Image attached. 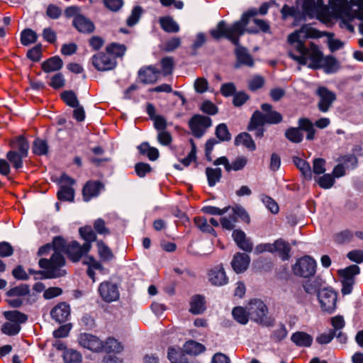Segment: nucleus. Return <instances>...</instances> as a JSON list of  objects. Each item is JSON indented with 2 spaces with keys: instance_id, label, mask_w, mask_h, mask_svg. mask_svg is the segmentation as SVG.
Segmentation results:
<instances>
[{
  "instance_id": "1",
  "label": "nucleus",
  "mask_w": 363,
  "mask_h": 363,
  "mask_svg": "<svg viewBox=\"0 0 363 363\" xmlns=\"http://www.w3.org/2000/svg\"><path fill=\"white\" fill-rule=\"evenodd\" d=\"M210 34L216 40L225 38L236 46L235 50L236 63L234 65L235 69H238L241 65H245L249 67L254 66L253 58L248 52L247 49L240 44V38L241 36L228 30L225 21L218 22L216 28L210 31Z\"/></svg>"
},
{
  "instance_id": "2",
  "label": "nucleus",
  "mask_w": 363,
  "mask_h": 363,
  "mask_svg": "<svg viewBox=\"0 0 363 363\" xmlns=\"http://www.w3.org/2000/svg\"><path fill=\"white\" fill-rule=\"evenodd\" d=\"M257 15L256 9H252L242 13L239 21L234 22L227 29L238 35L242 36L245 33L248 34H257L270 33V26L267 21L255 18Z\"/></svg>"
},
{
  "instance_id": "3",
  "label": "nucleus",
  "mask_w": 363,
  "mask_h": 363,
  "mask_svg": "<svg viewBox=\"0 0 363 363\" xmlns=\"http://www.w3.org/2000/svg\"><path fill=\"white\" fill-rule=\"evenodd\" d=\"M298 127H290L284 133L285 138L293 143H300L303 140L302 131L306 132V140H313L315 138L316 130L313 122L308 118H300L298 120Z\"/></svg>"
},
{
  "instance_id": "4",
  "label": "nucleus",
  "mask_w": 363,
  "mask_h": 363,
  "mask_svg": "<svg viewBox=\"0 0 363 363\" xmlns=\"http://www.w3.org/2000/svg\"><path fill=\"white\" fill-rule=\"evenodd\" d=\"M50 244L53 249V253L49 259L40 258L38 261V265L43 267L52 264L57 269H63L66 264V259L63 253L65 254L68 243L66 242L63 237L55 236Z\"/></svg>"
},
{
  "instance_id": "5",
  "label": "nucleus",
  "mask_w": 363,
  "mask_h": 363,
  "mask_svg": "<svg viewBox=\"0 0 363 363\" xmlns=\"http://www.w3.org/2000/svg\"><path fill=\"white\" fill-rule=\"evenodd\" d=\"M252 320L265 327H272L275 323V318L267 315L268 308L260 299H252L247 307Z\"/></svg>"
},
{
  "instance_id": "6",
  "label": "nucleus",
  "mask_w": 363,
  "mask_h": 363,
  "mask_svg": "<svg viewBox=\"0 0 363 363\" xmlns=\"http://www.w3.org/2000/svg\"><path fill=\"white\" fill-rule=\"evenodd\" d=\"M10 146L13 148L18 147V152L10 150L6 154L7 160L16 169L23 167V159L28 157L29 143L23 135H19L10 142Z\"/></svg>"
},
{
  "instance_id": "7",
  "label": "nucleus",
  "mask_w": 363,
  "mask_h": 363,
  "mask_svg": "<svg viewBox=\"0 0 363 363\" xmlns=\"http://www.w3.org/2000/svg\"><path fill=\"white\" fill-rule=\"evenodd\" d=\"M359 273L360 268L357 264H351L345 269H341L337 271L338 275L342 278L341 292L342 295L351 294L355 283V276L358 275Z\"/></svg>"
},
{
  "instance_id": "8",
  "label": "nucleus",
  "mask_w": 363,
  "mask_h": 363,
  "mask_svg": "<svg viewBox=\"0 0 363 363\" xmlns=\"http://www.w3.org/2000/svg\"><path fill=\"white\" fill-rule=\"evenodd\" d=\"M292 271L296 276L309 278L316 272V262L311 256L306 255L298 259L292 266Z\"/></svg>"
},
{
  "instance_id": "9",
  "label": "nucleus",
  "mask_w": 363,
  "mask_h": 363,
  "mask_svg": "<svg viewBox=\"0 0 363 363\" xmlns=\"http://www.w3.org/2000/svg\"><path fill=\"white\" fill-rule=\"evenodd\" d=\"M211 125V118L200 114L194 115L189 121V127L191 134L196 138H201Z\"/></svg>"
},
{
  "instance_id": "10",
  "label": "nucleus",
  "mask_w": 363,
  "mask_h": 363,
  "mask_svg": "<svg viewBox=\"0 0 363 363\" xmlns=\"http://www.w3.org/2000/svg\"><path fill=\"white\" fill-rule=\"evenodd\" d=\"M318 299L323 312L331 314L335 311L337 295L333 289L323 288L321 292L318 293Z\"/></svg>"
},
{
  "instance_id": "11",
  "label": "nucleus",
  "mask_w": 363,
  "mask_h": 363,
  "mask_svg": "<svg viewBox=\"0 0 363 363\" xmlns=\"http://www.w3.org/2000/svg\"><path fill=\"white\" fill-rule=\"evenodd\" d=\"M91 247V244L84 243L80 245L77 241L73 240L67 244L65 254L72 262H78L83 255L89 252Z\"/></svg>"
},
{
  "instance_id": "12",
  "label": "nucleus",
  "mask_w": 363,
  "mask_h": 363,
  "mask_svg": "<svg viewBox=\"0 0 363 363\" xmlns=\"http://www.w3.org/2000/svg\"><path fill=\"white\" fill-rule=\"evenodd\" d=\"M315 94L320 98L318 103V108L320 112L326 113L336 100V95L325 86H319L315 91Z\"/></svg>"
},
{
  "instance_id": "13",
  "label": "nucleus",
  "mask_w": 363,
  "mask_h": 363,
  "mask_svg": "<svg viewBox=\"0 0 363 363\" xmlns=\"http://www.w3.org/2000/svg\"><path fill=\"white\" fill-rule=\"evenodd\" d=\"M92 65L98 71H109L115 68L116 60L108 53L100 52L92 57Z\"/></svg>"
},
{
  "instance_id": "14",
  "label": "nucleus",
  "mask_w": 363,
  "mask_h": 363,
  "mask_svg": "<svg viewBox=\"0 0 363 363\" xmlns=\"http://www.w3.org/2000/svg\"><path fill=\"white\" fill-rule=\"evenodd\" d=\"M303 33L304 38H318L323 35L318 30L311 27L308 25H303L298 30L291 33L288 36V42L289 44H294L301 41V34Z\"/></svg>"
},
{
  "instance_id": "15",
  "label": "nucleus",
  "mask_w": 363,
  "mask_h": 363,
  "mask_svg": "<svg viewBox=\"0 0 363 363\" xmlns=\"http://www.w3.org/2000/svg\"><path fill=\"white\" fill-rule=\"evenodd\" d=\"M99 292L102 299L107 303L118 300L120 296L118 285L111 281L101 283Z\"/></svg>"
},
{
  "instance_id": "16",
  "label": "nucleus",
  "mask_w": 363,
  "mask_h": 363,
  "mask_svg": "<svg viewBox=\"0 0 363 363\" xmlns=\"http://www.w3.org/2000/svg\"><path fill=\"white\" fill-rule=\"evenodd\" d=\"M79 342L83 347L94 352H101L103 349V341L89 333H82L79 337Z\"/></svg>"
},
{
  "instance_id": "17",
  "label": "nucleus",
  "mask_w": 363,
  "mask_h": 363,
  "mask_svg": "<svg viewBox=\"0 0 363 363\" xmlns=\"http://www.w3.org/2000/svg\"><path fill=\"white\" fill-rule=\"evenodd\" d=\"M40 268L43 270H35L33 269H28V273L30 274H40L43 279H56L65 277L67 274V272L64 269H57L52 264H50L47 266L41 267Z\"/></svg>"
},
{
  "instance_id": "18",
  "label": "nucleus",
  "mask_w": 363,
  "mask_h": 363,
  "mask_svg": "<svg viewBox=\"0 0 363 363\" xmlns=\"http://www.w3.org/2000/svg\"><path fill=\"white\" fill-rule=\"evenodd\" d=\"M323 56V53L320 50L318 46L311 42L306 52L308 60H310V62L307 63L308 67L314 70L319 69Z\"/></svg>"
},
{
  "instance_id": "19",
  "label": "nucleus",
  "mask_w": 363,
  "mask_h": 363,
  "mask_svg": "<svg viewBox=\"0 0 363 363\" xmlns=\"http://www.w3.org/2000/svg\"><path fill=\"white\" fill-rule=\"evenodd\" d=\"M70 306L66 302H60L50 311L51 318L58 323L66 322L70 316Z\"/></svg>"
},
{
  "instance_id": "20",
  "label": "nucleus",
  "mask_w": 363,
  "mask_h": 363,
  "mask_svg": "<svg viewBox=\"0 0 363 363\" xmlns=\"http://www.w3.org/2000/svg\"><path fill=\"white\" fill-rule=\"evenodd\" d=\"M160 74V71L152 65L143 67L138 71V77L145 84L155 83Z\"/></svg>"
},
{
  "instance_id": "21",
  "label": "nucleus",
  "mask_w": 363,
  "mask_h": 363,
  "mask_svg": "<svg viewBox=\"0 0 363 363\" xmlns=\"http://www.w3.org/2000/svg\"><path fill=\"white\" fill-rule=\"evenodd\" d=\"M209 281L214 286H223L228 281L223 265L220 264L208 272Z\"/></svg>"
},
{
  "instance_id": "22",
  "label": "nucleus",
  "mask_w": 363,
  "mask_h": 363,
  "mask_svg": "<svg viewBox=\"0 0 363 363\" xmlns=\"http://www.w3.org/2000/svg\"><path fill=\"white\" fill-rule=\"evenodd\" d=\"M250 263V257L246 253L237 252L231 261V267L236 274L245 272Z\"/></svg>"
},
{
  "instance_id": "23",
  "label": "nucleus",
  "mask_w": 363,
  "mask_h": 363,
  "mask_svg": "<svg viewBox=\"0 0 363 363\" xmlns=\"http://www.w3.org/2000/svg\"><path fill=\"white\" fill-rule=\"evenodd\" d=\"M329 4L337 17L351 16L352 6L347 0H329Z\"/></svg>"
},
{
  "instance_id": "24",
  "label": "nucleus",
  "mask_w": 363,
  "mask_h": 363,
  "mask_svg": "<svg viewBox=\"0 0 363 363\" xmlns=\"http://www.w3.org/2000/svg\"><path fill=\"white\" fill-rule=\"evenodd\" d=\"M232 237L237 246L242 250L250 252L253 249V244L249 238L246 237V234L240 229L233 230Z\"/></svg>"
},
{
  "instance_id": "25",
  "label": "nucleus",
  "mask_w": 363,
  "mask_h": 363,
  "mask_svg": "<svg viewBox=\"0 0 363 363\" xmlns=\"http://www.w3.org/2000/svg\"><path fill=\"white\" fill-rule=\"evenodd\" d=\"M104 188V184L99 181H88L82 189L83 199L89 201L91 198L97 196Z\"/></svg>"
},
{
  "instance_id": "26",
  "label": "nucleus",
  "mask_w": 363,
  "mask_h": 363,
  "mask_svg": "<svg viewBox=\"0 0 363 363\" xmlns=\"http://www.w3.org/2000/svg\"><path fill=\"white\" fill-rule=\"evenodd\" d=\"M72 25L79 32L84 33H91L95 29L92 21L82 14H78L74 18Z\"/></svg>"
},
{
  "instance_id": "27",
  "label": "nucleus",
  "mask_w": 363,
  "mask_h": 363,
  "mask_svg": "<svg viewBox=\"0 0 363 363\" xmlns=\"http://www.w3.org/2000/svg\"><path fill=\"white\" fill-rule=\"evenodd\" d=\"M320 66V69H323L325 74L336 73L341 68L340 62L331 55L323 56Z\"/></svg>"
},
{
  "instance_id": "28",
  "label": "nucleus",
  "mask_w": 363,
  "mask_h": 363,
  "mask_svg": "<svg viewBox=\"0 0 363 363\" xmlns=\"http://www.w3.org/2000/svg\"><path fill=\"white\" fill-rule=\"evenodd\" d=\"M324 284L325 281L320 277H316L303 281L302 286L306 293L318 296V293L321 292L320 288Z\"/></svg>"
},
{
  "instance_id": "29",
  "label": "nucleus",
  "mask_w": 363,
  "mask_h": 363,
  "mask_svg": "<svg viewBox=\"0 0 363 363\" xmlns=\"http://www.w3.org/2000/svg\"><path fill=\"white\" fill-rule=\"evenodd\" d=\"M262 110L265 112L264 113L266 124H278L283 120V117L280 113L272 110V106L269 104H262Z\"/></svg>"
},
{
  "instance_id": "30",
  "label": "nucleus",
  "mask_w": 363,
  "mask_h": 363,
  "mask_svg": "<svg viewBox=\"0 0 363 363\" xmlns=\"http://www.w3.org/2000/svg\"><path fill=\"white\" fill-rule=\"evenodd\" d=\"M124 347L123 344L113 337H108L106 339L105 342L103 341L102 352L107 354H118L123 350Z\"/></svg>"
},
{
  "instance_id": "31",
  "label": "nucleus",
  "mask_w": 363,
  "mask_h": 363,
  "mask_svg": "<svg viewBox=\"0 0 363 363\" xmlns=\"http://www.w3.org/2000/svg\"><path fill=\"white\" fill-rule=\"evenodd\" d=\"M291 340L298 347H309L313 343V337L306 332L298 331L294 333Z\"/></svg>"
},
{
  "instance_id": "32",
  "label": "nucleus",
  "mask_w": 363,
  "mask_h": 363,
  "mask_svg": "<svg viewBox=\"0 0 363 363\" xmlns=\"http://www.w3.org/2000/svg\"><path fill=\"white\" fill-rule=\"evenodd\" d=\"M62 66L63 61L57 55L47 59L41 64L43 71L46 73L59 71Z\"/></svg>"
},
{
  "instance_id": "33",
  "label": "nucleus",
  "mask_w": 363,
  "mask_h": 363,
  "mask_svg": "<svg viewBox=\"0 0 363 363\" xmlns=\"http://www.w3.org/2000/svg\"><path fill=\"white\" fill-rule=\"evenodd\" d=\"M205 298L202 295L196 294L191 297L189 312L194 315L201 314L206 310Z\"/></svg>"
},
{
  "instance_id": "34",
  "label": "nucleus",
  "mask_w": 363,
  "mask_h": 363,
  "mask_svg": "<svg viewBox=\"0 0 363 363\" xmlns=\"http://www.w3.org/2000/svg\"><path fill=\"white\" fill-rule=\"evenodd\" d=\"M296 50L300 53V55H296L292 52H289V56L296 61L299 65H306L308 62V58L306 57V52H308V48H307L304 42L301 40L296 43Z\"/></svg>"
},
{
  "instance_id": "35",
  "label": "nucleus",
  "mask_w": 363,
  "mask_h": 363,
  "mask_svg": "<svg viewBox=\"0 0 363 363\" xmlns=\"http://www.w3.org/2000/svg\"><path fill=\"white\" fill-rule=\"evenodd\" d=\"M274 251L279 253L282 260L285 261L289 259L291 257L289 254L291 247L289 242L281 238L278 239L274 242Z\"/></svg>"
},
{
  "instance_id": "36",
  "label": "nucleus",
  "mask_w": 363,
  "mask_h": 363,
  "mask_svg": "<svg viewBox=\"0 0 363 363\" xmlns=\"http://www.w3.org/2000/svg\"><path fill=\"white\" fill-rule=\"evenodd\" d=\"M137 148L140 155H146L150 161H155L159 158V150L156 147H151L147 142L142 143Z\"/></svg>"
},
{
  "instance_id": "37",
  "label": "nucleus",
  "mask_w": 363,
  "mask_h": 363,
  "mask_svg": "<svg viewBox=\"0 0 363 363\" xmlns=\"http://www.w3.org/2000/svg\"><path fill=\"white\" fill-rule=\"evenodd\" d=\"M205 350L206 347L203 345L191 340L186 342L183 346V352L185 354L194 356L199 355Z\"/></svg>"
},
{
  "instance_id": "38",
  "label": "nucleus",
  "mask_w": 363,
  "mask_h": 363,
  "mask_svg": "<svg viewBox=\"0 0 363 363\" xmlns=\"http://www.w3.org/2000/svg\"><path fill=\"white\" fill-rule=\"evenodd\" d=\"M159 23L162 29L166 33H177L179 30V25L169 16L160 17Z\"/></svg>"
},
{
  "instance_id": "39",
  "label": "nucleus",
  "mask_w": 363,
  "mask_h": 363,
  "mask_svg": "<svg viewBox=\"0 0 363 363\" xmlns=\"http://www.w3.org/2000/svg\"><path fill=\"white\" fill-rule=\"evenodd\" d=\"M235 145L238 146L242 144L246 148L250 151L256 150V145L252 138V136L246 132L240 133L238 134L235 139Z\"/></svg>"
},
{
  "instance_id": "40",
  "label": "nucleus",
  "mask_w": 363,
  "mask_h": 363,
  "mask_svg": "<svg viewBox=\"0 0 363 363\" xmlns=\"http://www.w3.org/2000/svg\"><path fill=\"white\" fill-rule=\"evenodd\" d=\"M293 162L306 179L311 180L312 179L311 168L307 161L298 157H294Z\"/></svg>"
},
{
  "instance_id": "41",
  "label": "nucleus",
  "mask_w": 363,
  "mask_h": 363,
  "mask_svg": "<svg viewBox=\"0 0 363 363\" xmlns=\"http://www.w3.org/2000/svg\"><path fill=\"white\" fill-rule=\"evenodd\" d=\"M5 318L10 322L21 325L28 320V315L19 311H8L4 312Z\"/></svg>"
},
{
  "instance_id": "42",
  "label": "nucleus",
  "mask_w": 363,
  "mask_h": 363,
  "mask_svg": "<svg viewBox=\"0 0 363 363\" xmlns=\"http://www.w3.org/2000/svg\"><path fill=\"white\" fill-rule=\"evenodd\" d=\"M265 124L266 122L264 113L257 110L252 113L251 116L250 123L247 126V130L249 131H253L254 128L264 127Z\"/></svg>"
},
{
  "instance_id": "43",
  "label": "nucleus",
  "mask_w": 363,
  "mask_h": 363,
  "mask_svg": "<svg viewBox=\"0 0 363 363\" xmlns=\"http://www.w3.org/2000/svg\"><path fill=\"white\" fill-rule=\"evenodd\" d=\"M233 318L240 324L245 325L249 320V311L242 306H236L232 311Z\"/></svg>"
},
{
  "instance_id": "44",
  "label": "nucleus",
  "mask_w": 363,
  "mask_h": 363,
  "mask_svg": "<svg viewBox=\"0 0 363 363\" xmlns=\"http://www.w3.org/2000/svg\"><path fill=\"white\" fill-rule=\"evenodd\" d=\"M196 226L203 233H209L214 237H216L217 234L216 230L211 226L205 217L196 216L194 218Z\"/></svg>"
},
{
  "instance_id": "45",
  "label": "nucleus",
  "mask_w": 363,
  "mask_h": 363,
  "mask_svg": "<svg viewBox=\"0 0 363 363\" xmlns=\"http://www.w3.org/2000/svg\"><path fill=\"white\" fill-rule=\"evenodd\" d=\"M215 135L218 143L220 142H228L231 140L232 135L225 123H220L216 128Z\"/></svg>"
},
{
  "instance_id": "46",
  "label": "nucleus",
  "mask_w": 363,
  "mask_h": 363,
  "mask_svg": "<svg viewBox=\"0 0 363 363\" xmlns=\"http://www.w3.org/2000/svg\"><path fill=\"white\" fill-rule=\"evenodd\" d=\"M38 35L31 28H25L21 33V43L24 46H28L38 40Z\"/></svg>"
},
{
  "instance_id": "47",
  "label": "nucleus",
  "mask_w": 363,
  "mask_h": 363,
  "mask_svg": "<svg viewBox=\"0 0 363 363\" xmlns=\"http://www.w3.org/2000/svg\"><path fill=\"white\" fill-rule=\"evenodd\" d=\"M96 245L99 255L102 261L108 262L113 259L114 255L111 249L102 240H97Z\"/></svg>"
},
{
  "instance_id": "48",
  "label": "nucleus",
  "mask_w": 363,
  "mask_h": 363,
  "mask_svg": "<svg viewBox=\"0 0 363 363\" xmlns=\"http://www.w3.org/2000/svg\"><path fill=\"white\" fill-rule=\"evenodd\" d=\"M206 174L208 179V183L210 186H213L218 182L222 177V170L220 168H206Z\"/></svg>"
},
{
  "instance_id": "49",
  "label": "nucleus",
  "mask_w": 363,
  "mask_h": 363,
  "mask_svg": "<svg viewBox=\"0 0 363 363\" xmlns=\"http://www.w3.org/2000/svg\"><path fill=\"white\" fill-rule=\"evenodd\" d=\"M62 100L69 107L77 106L79 104L75 92L72 90H65L60 94Z\"/></svg>"
},
{
  "instance_id": "50",
  "label": "nucleus",
  "mask_w": 363,
  "mask_h": 363,
  "mask_svg": "<svg viewBox=\"0 0 363 363\" xmlns=\"http://www.w3.org/2000/svg\"><path fill=\"white\" fill-rule=\"evenodd\" d=\"M49 146L46 140L39 138L33 143V152L36 155H45L48 153Z\"/></svg>"
},
{
  "instance_id": "51",
  "label": "nucleus",
  "mask_w": 363,
  "mask_h": 363,
  "mask_svg": "<svg viewBox=\"0 0 363 363\" xmlns=\"http://www.w3.org/2000/svg\"><path fill=\"white\" fill-rule=\"evenodd\" d=\"M57 196V199L61 201H73L74 199V189L71 186H61Z\"/></svg>"
},
{
  "instance_id": "52",
  "label": "nucleus",
  "mask_w": 363,
  "mask_h": 363,
  "mask_svg": "<svg viewBox=\"0 0 363 363\" xmlns=\"http://www.w3.org/2000/svg\"><path fill=\"white\" fill-rule=\"evenodd\" d=\"M30 294V286L27 284H21L18 286L10 289L6 293L9 297L24 296Z\"/></svg>"
},
{
  "instance_id": "53",
  "label": "nucleus",
  "mask_w": 363,
  "mask_h": 363,
  "mask_svg": "<svg viewBox=\"0 0 363 363\" xmlns=\"http://www.w3.org/2000/svg\"><path fill=\"white\" fill-rule=\"evenodd\" d=\"M81 237L85 240L84 243L91 244L96 240V235L94 230L89 225L82 227L79 230Z\"/></svg>"
},
{
  "instance_id": "54",
  "label": "nucleus",
  "mask_w": 363,
  "mask_h": 363,
  "mask_svg": "<svg viewBox=\"0 0 363 363\" xmlns=\"http://www.w3.org/2000/svg\"><path fill=\"white\" fill-rule=\"evenodd\" d=\"M160 65L162 67V71H160V73L164 77H167L168 75L172 74L174 67V59L172 57H163L160 61Z\"/></svg>"
},
{
  "instance_id": "55",
  "label": "nucleus",
  "mask_w": 363,
  "mask_h": 363,
  "mask_svg": "<svg viewBox=\"0 0 363 363\" xmlns=\"http://www.w3.org/2000/svg\"><path fill=\"white\" fill-rule=\"evenodd\" d=\"M106 51L108 54L113 55L116 57H122L126 51V47L123 44L112 43L106 46Z\"/></svg>"
},
{
  "instance_id": "56",
  "label": "nucleus",
  "mask_w": 363,
  "mask_h": 363,
  "mask_svg": "<svg viewBox=\"0 0 363 363\" xmlns=\"http://www.w3.org/2000/svg\"><path fill=\"white\" fill-rule=\"evenodd\" d=\"M143 9L140 6H135L132 9L130 16L127 18L126 24L129 27L135 26L140 19Z\"/></svg>"
},
{
  "instance_id": "57",
  "label": "nucleus",
  "mask_w": 363,
  "mask_h": 363,
  "mask_svg": "<svg viewBox=\"0 0 363 363\" xmlns=\"http://www.w3.org/2000/svg\"><path fill=\"white\" fill-rule=\"evenodd\" d=\"M302 9L304 14L313 18L318 13V5L315 0H303Z\"/></svg>"
},
{
  "instance_id": "58",
  "label": "nucleus",
  "mask_w": 363,
  "mask_h": 363,
  "mask_svg": "<svg viewBox=\"0 0 363 363\" xmlns=\"http://www.w3.org/2000/svg\"><path fill=\"white\" fill-rule=\"evenodd\" d=\"M353 236V232L347 229L335 234L333 238L336 243L341 245L352 241Z\"/></svg>"
},
{
  "instance_id": "59",
  "label": "nucleus",
  "mask_w": 363,
  "mask_h": 363,
  "mask_svg": "<svg viewBox=\"0 0 363 363\" xmlns=\"http://www.w3.org/2000/svg\"><path fill=\"white\" fill-rule=\"evenodd\" d=\"M82 359L81 354L74 350H67L63 354V359L66 363H79Z\"/></svg>"
},
{
  "instance_id": "60",
  "label": "nucleus",
  "mask_w": 363,
  "mask_h": 363,
  "mask_svg": "<svg viewBox=\"0 0 363 363\" xmlns=\"http://www.w3.org/2000/svg\"><path fill=\"white\" fill-rule=\"evenodd\" d=\"M21 325L10 322L4 323L1 326V332L7 335L13 336L17 335L21 330Z\"/></svg>"
},
{
  "instance_id": "61",
  "label": "nucleus",
  "mask_w": 363,
  "mask_h": 363,
  "mask_svg": "<svg viewBox=\"0 0 363 363\" xmlns=\"http://www.w3.org/2000/svg\"><path fill=\"white\" fill-rule=\"evenodd\" d=\"M189 143H190V145H191V151L188 154V155L184 157V159H182L181 160V162L185 166V167H188L190 165V164L193 162V161H196V152H197V149H196V143L194 142V140L192 139V138H190L189 139Z\"/></svg>"
},
{
  "instance_id": "62",
  "label": "nucleus",
  "mask_w": 363,
  "mask_h": 363,
  "mask_svg": "<svg viewBox=\"0 0 363 363\" xmlns=\"http://www.w3.org/2000/svg\"><path fill=\"white\" fill-rule=\"evenodd\" d=\"M231 208L230 206H225L223 208H219L216 206H206L201 208V211L203 213L212 215V216H222L227 213Z\"/></svg>"
},
{
  "instance_id": "63",
  "label": "nucleus",
  "mask_w": 363,
  "mask_h": 363,
  "mask_svg": "<svg viewBox=\"0 0 363 363\" xmlns=\"http://www.w3.org/2000/svg\"><path fill=\"white\" fill-rule=\"evenodd\" d=\"M287 333L285 325L283 323H280L279 328L273 331L270 337L273 341L279 342L286 337Z\"/></svg>"
},
{
  "instance_id": "64",
  "label": "nucleus",
  "mask_w": 363,
  "mask_h": 363,
  "mask_svg": "<svg viewBox=\"0 0 363 363\" xmlns=\"http://www.w3.org/2000/svg\"><path fill=\"white\" fill-rule=\"evenodd\" d=\"M318 185L323 189H330L335 184V178L332 174H325L317 179Z\"/></svg>"
}]
</instances>
